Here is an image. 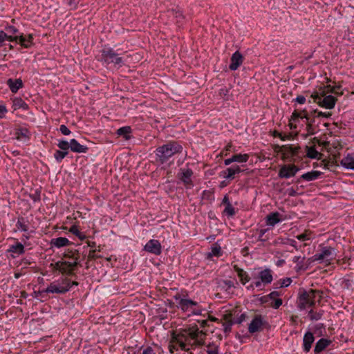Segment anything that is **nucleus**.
<instances>
[{
    "mask_svg": "<svg viewBox=\"0 0 354 354\" xmlns=\"http://www.w3.org/2000/svg\"><path fill=\"white\" fill-rule=\"evenodd\" d=\"M206 335L197 326L173 332L168 344L169 353L174 354L175 351L180 349L193 354L192 350L205 344Z\"/></svg>",
    "mask_w": 354,
    "mask_h": 354,
    "instance_id": "1",
    "label": "nucleus"
},
{
    "mask_svg": "<svg viewBox=\"0 0 354 354\" xmlns=\"http://www.w3.org/2000/svg\"><path fill=\"white\" fill-rule=\"evenodd\" d=\"M183 147L179 142L171 140L156 149V160L160 164L167 162L172 156L182 153Z\"/></svg>",
    "mask_w": 354,
    "mask_h": 354,
    "instance_id": "2",
    "label": "nucleus"
},
{
    "mask_svg": "<svg viewBox=\"0 0 354 354\" xmlns=\"http://www.w3.org/2000/svg\"><path fill=\"white\" fill-rule=\"evenodd\" d=\"M323 292L321 290L310 289L309 290H303L299 292L298 297V307L301 310H304L307 307H312L316 303V297H319L317 302L320 303L322 299Z\"/></svg>",
    "mask_w": 354,
    "mask_h": 354,
    "instance_id": "3",
    "label": "nucleus"
},
{
    "mask_svg": "<svg viewBox=\"0 0 354 354\" xmlns=\"http://www.w3.org/2000/svg\"><path fill=\"white\" fill-rule=\"evenodd\" d=\"M73 286H78V283L77 281H71L67 277H61L50 283L42 292L63 295L68 292Z\"/></svg>",
    "mask_w": 354,
    "mask_h": 354,
    "instance_id": "4",
    "label": "nucleus"
},
{
    "mask_svg": "<svg viewBox=\"0 0 354 354\" xmlns=\"http://www.w3.org/2000/svg\"><path fill=\"white\" fill-rule=\"evenodd\" d=\"M99 60L103 64L106 66L113 64L117 68H120L124 65V58L111 47H105L101 50V56Z\"/></svg>",
    "mask_w": 354,
    "mask_h": 354,
    "instance_id": "5",
    "label": "nucleus"
},
{
    "mask_svg": "<svg viewBox=\"0 0 354 354\" xmlns=\"http://www.w3.org/2000/svg\"><path fill=\"white\" fill-rule=\"evenodd\" d=\"M174 299L177 302L178 308L183 312H189V315H201L204 310L198 302L192 299L182 298L180 295H175Z\"/></svg>",
    "mask_w": 354,
    "mask_h": 354,
    "instance_id": "6",
    "label": "nucleus"
},
{
    "mask_svg": "<svg viewBox=\"0 0 354 354\" xmlns=\"http://www.w3.org/2000/svg\"><path fill=\"white\" fill-rule=\"evenodd\" d=\"M268 325V323L261 315H255L251 322L248 325V331L253 334L262 331L264 328Z\"/></svg>",
    "mask_w": 354,
    "mask_h": 354,
    "instance_id": "7",
    "label": "nucleus"
},
{
    "mask_svg": "<svg viewBox=\"0 0 354 354\" xmlns=\"http://www.w3.org/2000/svg\"><path fill=\"white\" fill-rule=\"evenodd\" d=\"M334 252L335 249L332 247H323L319 253L314 254L312 257L308 259V261L310 262L330 261L333 259L332 256Z\"/></svg>",
    "mask_w": 354,
    "mask_h": 354,
    "instance_id": "8",
    "label": "nucleus"
},
{
    "mask_svg": "<svg viewBox=\"0 0 354 354\" xmlns=\"http://www.w3.org/2000/svg\"><path fill=\"white\" fill-rule=\"evenodd\" d=\"M314 100L319 106L328 109H332L335 107L337 102V98L333 95H326L324 97L319 96L318 94L312 95Z\"/></svg>",
    "mask_w": 354,
    "mask_h": 354,
    "instance_id": "9",
    "label": "nucleus"
},
{
    "mask_svg": "<svg viewBox=\"0 0 354 354\" xmlns=\"http://www.w3.org/2000/svg\"><path fill=\"white\" fill-rule=\"evenodd\" d=\"M193 171L190 168H181L178 174L179 179L183 183L187 188H191L194 186L192 176Z\"/></svg>",
    "mask_w": 354,
    "mask_h": 354,
    "instance_id": "10",
    "label": "nucleus"
},
{
    "mask_svg": "<svg viewBox=\"0 0 354 354\" xmlns=\"http://www.w3.org/2000/svg\"><path fill=\"white\" fill-rule=\"evenodd\" d=\"M299 170L295 165H284L280 168L278 176L280 178H289L295 176Z\"/></svg>",
    "mask_w": 354,
    "mask_h": 354,
    "instance_id": "11",
    "label": "nucleus"
},
{
    "mask_svg": "<svg viewBox=\"0 0 354 354\" xmlns=\"http://www.w3.org/2000/svg\"><path fill=\"white\" fill-rule=\"evenodd\" d=\"M143 250L149 253L160 255L162 252V246L158 240L150 239L145 244Z\"/></svg>",
    "mask_w": 354,
    "mask_h": 354,
    "instance_id": "12",
    "label": "nucleus"
},
{
    "mask_svg": "<svg viewBox=\"0 0 354 354\" xmlns=\"http://www.w3.org/2000/svg\"><path fill=\"white\" fill-rule=\"evenodd\" d=\"M243 171L239 165H234L227 167L222 171V176L225 179L233 180L236 178V174H239Z\"/></svg>",
    "mask_w": 354,
    "mask_h": 354,
    "instance_id": "13",
    "label": "nucleus"
},
{
    "mask_svg": "<svg viewBox=\"0 0 354 354\" xmlns=\"http://www.w3.org/2000/svg\"><path fill=\"white\" fill-rule=\"evenodd\" d=\"M243 56L239 51L234 53L230 58L229 68L231 71H236L243 62Z\"/></svg>",
    "mask_w": 354,
    "mask_h": 354,
    "instance_id": "14",
    "label": "nucleus"
},
{
    "mask_svg": "<svg viewBox=\"0 0 354 354\" xmlns=\"http://www.w3.org/2000/svg\"><path fill=\"white\" fill-rule=\"evenodd\" d=\"M15 138L19 141L27 142L30 139L31 133L26 127H19L15 129Z\"/></svg>",
    "mask_w": 354,
    "mask_h": 354,
    "instance_id": "15",
    "label": "nucleus"
},
{
    "mask_svg": "<svg viewBox=\"0 0 354 354\" xmlns=\"http://www.w3.org/2000/svg\"><path fill=\"white\" fill-rule=\"evenodd\" d=\"M24 246L22 243L17 242L16 244L10 245L7 252L11 253L12 258L24 253Z\"/></svg>",
    "mask_w": 354,
    "mask_h": 354,
    "instance_id": "16",
    "label": "nucleus"
},
{
    "mask_svg": "<svg viewBox=\"0 0 354 354\" xmlns=\"http://www.w3.org/2000/svg\"><path fill=\"white\" fill-rule=\"evenodd\" d=\"M259 277L264 285L270 284L273 280L272 270L269 268L264 269L259 273Z\"/></svg>",
    "mask_w": 354,
    "mask_h": 354,
    "instance_id": "17",
    "label": "nucleus"
},
{
    "mask_svg": "<svg viewBox=\"0 0 354 354\" xmlns=\"http://www.w3.org/2000/svg\"><path fill=\"white\" fill-rule=\"evenodd\" d=\"M14 37H17V41H19V43L24 48H30L33 44V37L31 34L27 36H24L23 34H21Z\"/></svg>",
    "mask_w": 354,
    "mask_h": 354,
    "instance_id": "18",
    "label": "nucleus"
},
{
    "mask_svg": "<svg viewBox=\"0 0 354 354\" xmlns=\"http://www.w3.org/2000/svg\"><path fill=\"white\" fill-rule=\"evenodd\" d=\"M71 144V150L75 153H86L88 150V148L85 146L80 144L77 140L73 138L70 140Z\"/></svg>",
    "mask_w": 354,
    "mask_h": 354,
    "instance_id": "19",
    "label": "nucleus"
},
{
    "mask_svg": "<svg viewBox=\"0 0 354 354\" xmlns=\"http://www.w3.org/2000/svg\"><path fill=\"white\" fill-rule=\"evenodd\" d=\"M315 337L311 332L308 331L305 333L303 339V346L304 351L305 352L307 353L310 350L312 344L313 343Z\"/></svg>",
    "mask_w": 354,
    "mask_h": 354,
    "instance_id": "20",
    "label": "nucleus"
},
{
    "mask_svg": "<svg viewBox=\"0 0 354 354\" xmlns=\"http://www.w3.org/2000/svg\"><path fill=\"white\" fill-rule=\"evenodd\" d=\"M281 214L278 212L269 214L266 217V224L270 226H274L276 224L281 221Z\"/></svg>",
    "mask_w": 354,
    "mask_h": 354,
    "instance_id": "21",
    "label": "nucleus"
},
{
    "mask_svg": "<svg viewBox=\"0 0 354 354\" xmlns=\"http://www.w3.org/2000/svg\"><path fill=\"white\" fill-rule=\"evenodd\" d=\"M7 84L12 93H16L18 90L23 87V82L21 79L12 80L11 78L7 80Z\"/></svg>",
    "mask_w": 354,
    "mask_h": 354,
    "instance_id": "22",
    "label": "nucleus"
},
{
    "mask_svg": "<svg viewBox=\"0 0 354 354\" xmlns=\"http://www.w3.org/2000/svg\"><path fill=\"white\" fill-rule=\"evenodd\" d=\"M50 244L57 248L68 246L71 244V241L66 237H58L53 239Z\"/></svg>",
    "mask_w": 354,
    "mask_h": 354,
    "instance_id": "23",
    "label": "nucleus"
},
{
    "mask_svg": "<svg viewBox=\"0 0 354 354\" xmlns=\"http://www.w3.org/2000/svg\"><path fill=\"white\" fill-rule=\"evenodd\" d=\"M330 343V341L322 338L317 341V342L315 344L314 352L315 354H319L322 351H323Z\"/></svg>",
    "mask_w": 354,
    "mask_h": 354,
    "instance_id": "24",
    "label": "nucleus"
},
{
    "mask_svg": "<svg viewBox=\"0 0 354 354\" xmlns=\"http://www.w3.org/2000/svg\"><path fill=\"white\" fill-rule=\"evenodd\" d=\"M322 174V172L313 170L302 174L301 178L306 181H312L317 179Z\"/></svg>",
    "mask_w": 354,
    "mask_h": 354,
    "instance_id": "25",
    "label": "nucleus"
},
{
    "mask_svg": "<svg viewBox=\"0 0 354 354\" xmlns=\"http://www.w3.org/2000/svg\"><path fill=\"white\" fill-rule=\"evenodd\" d=\"M234 269L236 272L238 277L240 278V280L243 284H245L250 280V277L248 273L243 269L239 268L236 265L234 266Z\"/></svg>",
    "mask_w": 354,
    "mask_h": 354,
    "instance_id": "26",
    "label": "nucleus"
},
{
    "mask_svg": "<svg viewBox=\"0 0 354 354\" xmlns=\"http://www.w3.org/2000/svg\"><path fill=\"white\" fill-rule=\"evenodd\" d=\"M12 106L15 110L21 109L23 110H28V105L21 97H15L12 100Z\"/></svg>",
    "mask_w": 354,
    "mask_h": 354,
    "instance_id": "27",
    "label": "nucleus"
},
{
    "mask_svg": "<svg viewBox=\"0 0 354 354\" xmlns=\"http://www.w3.org/2000/svg\"><path fill=\"white\" fill-rule=\"evenodd\" d=\"M131 132L132 129L130 126L122 127L117 130V134L120 136H122L125 140L130 139Z\"/></svg>",
    "mask_w": 354,
    "mask_h": 354,
    "instance_id": "28",
    "label": "nucleus"
},
{
    "mask_svg": "<svg viewBox=\"0 0 354 354\" xmlns=\"http://www.w3.org/2000/svg\"><path fill=\"white\" fill-rule=\"evenodd\" d=\"M223 254V252L220 245L214 244L211 248V251L207 253V259H211L212 257H219Z\"/></svg>",
    "mask_w": 354,
    "mask_h": 354,
    "instance_id": "29",
    "label": "nucleus"
},
{
    "mask_svg": "<svg viewBox=\"0 0 354 354\" xmlns=\"http://www.w3.org/2000/svg\"><path fill=\"white\" fill-rule=\"evenodd\" d=\"M306 156L307 157L311 158V159H319L322 156L320 153H319L315 147H306Z\"/></svg>",
    "mask_w": 354,
    "mask_h": 354,
    "instance_id": "30",
    "label": "nucleus"
},
{
    "mask_svg": "<svg viewBox=\"0 0 354 354\" xmlns=\"http://www.w3.org/2000/svg\"><path fill=\"white\" fill-rule=\"evenodd\" d=\"M6 40H8L10 41H17V37H15L12 35H8L4 31L0 30V48L3 46L4 42Z\"/></svg>",
    "mask_w": 354,
    "mask_h": 354,
    "instance_id": "31",
    "label": "nucleus"
},
{
    "mask_svg": "<svg viewBox=\"0 0 354 354\" xmlns=\"http://www.w3.org/2000/svg\"><path fill=\"white\" fill-rule=\"evenodd\" d=\"M64 265H68V266H77L78 265V262L77 261V259L73 262L59 261L55 263V268L62 273V271H64L63 268Z\"/></svg>",
    "mask_w": 354,
    "mask_h": 354,
    "instance_id": "32",
    "label": "nucleus"
},
{
    "mask_svg": "<svg viewBox=\"0 0 354 354\" xmlns=\"http://www.w3.org/2000/svg\"><path fill=\"white\" fill-rule=\"evenodd\" d=\"M342 165L346 169L354 170V158L348 156L341 161Z\"/></svg>",
    "mask_w": 354,
    "mask_h": 354,
    "instance_id": "33",
    "label": "nucleus"
},
{
    "mask_svg": "<svg viewBox=\"0 0 354 354\" xmlns=\"http://www.w3.org/2000/svg\"><path fill=\"white\" fill-rule=\"evenodd\" d=\"M298 118H305L306 121L309 120V115L306 113L305 110H303L301 112H297L295 111L291 115V120L295 121Z\"/></svg>",
    "mask_w": 354,
    "mask_h": 354,
    "instance_id": "34",
    "label": "nucleus"
},
{
    "mask_svg": "<svg viewBox=\"0 0 354 354\" xmlns=\"http://www.w3.org/2000/svg\"><path fill=\"white\" fill-rule=\"evenodd\" d=\"M249 159V155L244 153H238V154H234L232 156V160L234 162H239V163H243L246 162Z\"/></svg>",
    "mask_w": 354,
    "mask_h": 354,
    "instance_id": "35",
    "label": "nucleus"
},
{
    "mask_svg": "<svg viewBox=\"0 0 354 354\" xmlns=\"http://www.w3.org/2000/svg\"><path fill=\"white\" fill-rule=\"evenodd\" d=\"M324 314V310H320L318 312L314 311L313 309H311L308 312V316L312 321H318L319 320L322 315Z\"/></svg>",
    "mask_w": 354,
    "mask_h": 354,
    "instance_id": "36",
    "label": "nucleus"
},
{
    "mask_svg": "<svg viewBox=\"0 0 354 354\" xmlns=\"http://www.w3.org/2000/svg\"><path fill=\"white\" fill-rule=\"evenodd\" d=\"M16 226L18 228V230L22 232H27L28 230V225L26 224L25 218L23 217H19L18 218Z\"/></svg>",
    "mask_w": 354,
    "mask_h": 354,
    "instance_id": "37",
    "label": "nucleus"
},
{
    "mask_svg": "<svg viewBox=\"0 0 354 354\" xmlns=\"http://www.w3.org/2000/svg\"><path fill=\"white\" fill-rule=\"evenodd\" d=\"M68 154V151L62 150H56L54 153V158L57 162H61L62 160Z\"/></svg>",
    "mask_w": 354,
    "mask_h": 354,
    "instance_id": "38",
    "label": "nucleus"
},
{
    "mask_svg": "<svg viewBox=\"0 0 354 354\" xmlns=\"http://www.w3.org/2000/svg\"><path fill=\"white\" fill-rule=\"evenodd\" d=\"M69 232L77 236L80 240H84L86 239V235L79 230L77 225H72L69 230Z\"/></svg>",
    "mask_w": 354,
    "mask_h": 354,
    "instance_id": "39",
    "label": "nucleus"
},
{
    "mask_svg": "<svg viewBox=\"0 0 354 354\" xmlns=\"http://www.w3.org/2000/svg\"><path fill=\"white\" fill-rule=\"evenodd\" d=\"M57 145L60 150H62L64 151L68 152L69 149H71L70 141L68 142L65 140H58V143Z\"/></svg>",
    "mask_w": 354,
    "mask_h": 354,
    "instance_id": "40",
    "label": "nucleus"
},
{
    "mask_svg": "<svg viewBox=\"0 0 354 354\" xmlns=\"http://www.w3.org/2000/svg\"><path fill=\"white\" fill-rule=\"evenodd\" d=\"M206 352L207 354H219L218 346L214 344H209L207 346Z\"/></svg>",
    "mask_w": 354,
    "mask_h": 354,
    "instance_id": "41",
    "label": "nucleus"
},
{
    "mask_svg": "<svg viewBox=\"0 0 354 354\" xmlns=\"http://www.w3.org/2000/svg\"><path fill=\"white\" fill-rule=\"evenodd\" d=\"M223 214L228 216H233L236 214L235 208L232 205V204H228L225 206Z\"/></svg>",
    "mask_w": 354,
    "mask_h": 354,
    "instance_id": "42",
    "label": "nucleus"
},
{
    "mask_svg": "<svg viewBox=\"0 0 354 354\" xmlns=\"http://www.w3.org/2000/svg\"><path fill=\"white\" fill-rule=\"evenodd\" d=\"M305 257H301L300 256H295L293 257L292 261L297 263V268L298 270H301L303 268V261Z\"/></svg>",
    "mask_w": 354,
    "mask_h": 354,
    "instance_id": "43",
    "label": "nucleus"
},
{
    "mask_svg": "<svg viewBox=\"0 0 354 354\" xmlns=\"http://www.w3.org/2000/svg\"><path fill=\"white\" fill-rule=\"evenodd\" d=\"M234 324V322L230 319L225 322L223 324L224 333L226 334L230 333V331L232 330V326Z\"/></svg>",
    "mask_w": 354,
    "mask_h": 354,
    "instance_id": "44",
    "label": "nucleus"
},
{
    "mask_svg": "<svg viewBox=\"0 0 354 354\" xmlns=\"http://www.w3.org/2000/svg\"><path fill=\"white\" fill-rule=\"evenodd\" d=\"M268 229H260L259 230V241L264 243L268 240V237H264V234L268 232Z\"/></svg>",
    "mask_w": 354,
    "mask_h": 354,
    "instance_id": "45",
    "label": "nucleus"
},
{
    "mask_svg": "<svg viewBox=\"0 0 354 354\" xmlns=\"http://www.w3.org/2000/svg\"><path fill=\"white\" fill-rule=\"evenodd\" d=\"M171 15H172L174 17H175L177 19V22H180V20L183 19V16L182 12L180 10H176L172 9L169 11Z\"/></svg>",
    "mask_w": 354,
    "mask_h": 354,
    "instance_id": "46",
    "label": "nucleus"
},
{
    "mask_svg": "<svg viewBox=\"0 0 354 354\" xmlns=\"http://www.w3.org/2000/svg\"><path fill=\"white\" fill-rule=\"evenodd\" d=\"M6 30L7 31V32H8L7 34L8 35H12V36H15V35H16L19 32L18 29L13 26H7L6 28Z\"/></svg>",
    "mask_w": 354,
    "mask_h": 354,
    "instance_id": "47",
    "label": "nucleus"
},
{
    "mask_svg": "<svg viewBox=\"0 0 354 354\" xmlns=\"http://www.w3.org/2000/svg\"><path fill=\"white\" fill-rule=\"evenodd\" d=\"M96 250H91L89 251V253H88V259L90 260H95L97 259H99V258H102V256L101 255H99V254H96Z\"/></svg>",
    "mask_w": 354,
    "mask_h": 354,
    "instance_id": "48",
    "label": "nucleus"
},
{
    "mask_svg": "<svg viewBox=\"0 0 354 354\" xmlns=\"http://www.w3.org/2000/svg\"><path fill=\"white\" fill-rule=\"evenodd\" d=\"M292 282L291 278L287 277L279 281L280 287H288Z\"/></svg>",
    "mask_w": 354,
    "mask_h": 354,
    "instance_id": "49",
    "label": "nucleus"
},
{
    "mask_svg": "<svg viewBox=\"0 0 354 354\" xmlns=\"http://www.w3.org/2000/svg\"><path fill=\"white\" fill-rule=\"evenodd\" d=\"M283 155L286 156L288 157L291 156L292 154V146L288 145V146H283Z\"/></svg>",
    "mask_w": 354,
    "mask_h": 354,
    "instance_id": "50",
    "label": "nucleus"
},
{
    "mask_svg": "<svg viewBox=\"0 0 354 354\" xmlns=\"http://www.w3.org/2000/svg\"><path fill=\"white\" fill-rule=\"evenodd\" d=\"M76 266H68V265H64L63 268H64V270H65V271H62V273H65L66 274L71 275V274H73V269Z\"/></svg>",
    "mask_w": 354,
    "mask_h": 354,
    "instance_id": "51",
    "label": "nucleus"
},
{
    "mask_svg": "<svg viewBox=\"0 0 354 354\" xmlns=\"http://www.w3.org/2000/svg\"><path fill=\"white\" fill-rule=\"evenodd\" d=\"M281 305H282V299H276L270 304V306L274 309L279 308Z\"/></svg>",
    "mask_w": 354,
    "mask_h": 354,
    "instance_id": "52",
    "label": "nucleus"
},
{
    "mask_svg": "<svg viewBox=\"0 0 354 354\" xmlns=\"http://www.w3.org/2000/svg\"><path fill=\"white\" fill-rule=\"evenodd\" d=\"M59 131L64 136H68L71 133L70 129L64 124L60 125Z\"/></svg>",
    "mask_w": 354,
    "mask_h": 354,
    "instance_id": "53",
    "label": "nucleus"
},
{
    "mask_svg": "<svg viewBox=\"0 0 354 354\" xmlns=\"http://www.w3.org/2000/svg\"><path fill=\"white\" fill-rule=\"evenodd\" d=\"M314 113H317V117H322V118H329L331 116V113H324V112H322V111H317V110H315L313 111Z\"/></svg>",
    "mask_w": 354,
    "mask_h": 354,
    "instance_id": "54",
    "label": "nucleus"
},
{
    "mask_svg": "<svg viewBox=\"0 0 354 354\" xmlns=\"http://www.w3.org/2000/svg\"><path fill=\"white\" fill-rule=\"evenodd\" d=\"M296 238L298 240L301 241H304L306 240H309L310 239L309 236V234H308L307 233H303V234H299L296 236Z\"/></svg>",
    "mask_w": 354,
    "mask_h": 354,
    "instance_id": "55",
    "label": "nucleus"
},
{
    "mask_svg": "<svg viewBox=\"0 0 354 354\" xmlns=\"http://www.w3.org/2000/svg\"><path fill=\"white\" fill-rule=\"evenodd\" d=\"M306 130L308 133L310 135H313L315 133L313 124L308 121H306Z\"/></svg>",
    "mask_w": 354,
    "mask_h": 354,
    "instance_id": "56",
    "label": "nucleus"
},
{
    "mask_svg": "<svg viewBox=\"0 0 354 354\" xmlns=\"http://www.w3.org/2000/svg\"><path fill=\"white\" fill-rule=\"evenodd\" d=\"M280 296V293L277 291H272L270 294L268 295L269 299L274 300L276 297Z\"/></svg>",
    "mask_w": 354,
    "mask_h": 354,
    "instance_id": "57",
    "label": "nucleus"
},
{
    "mask_svg": "<svg viewBox=\"0 0 354 354\" xmlns=\"http://www.w3.org/2000/svg\"><path fill=\"white\" fill-rule=\"evenodd\" d=\"M7 113V109L6 106L0 105V119L4 118L5 114Z\"/></svg>",
    "mask_w": 354,
    "mask_h": 354,
    "instance_id": "58",
    "label": "nucleus"
},
{
    "mask_svg": "<svg viewBox=\"0 0 354 354\" xmlns=\"http://www.w3.org/2000/svg\"><path fill=\"white\" fill-rule=\"evenodd\" d=\"M142 354H156V353L151 346H147L143 350Z\"/></svg>",
    "mask_w": 354,
    "mask_h": 354,
    "instance_id": "59",
    "label": "nucleus"
},
{
    "mask_svg": "<svg viewBox=\"0 0 354 354\" xmlns=\"http://www.w3.org/2000/svg\"><path fill=\"white\" fill-rule=\"evenodd\" d=\"M295 101L300 104H303L306 102V97L303 95H298L296 97Z\"/></svg>",
    "mask_w": 354,
    "mask_h": 354,
    "instance_id": "60",
    "label": "nucleus"
},
{
    "mask_svg": "<svg viewBox=\"0 0 354 354\" xmlns=\"http://www.w3.org/2000/svg\"><path fill=\"white\" fill-rule=\"evenodd\" d=\"M300 149H301L300 147H292V157L298 156L299 153Z\"/></svg>",
    "mask_w": 354,
    "mask_h": 354,
    "instance_id": "61",
    "label": "nucleus"
},
{
    "mask_svg": "<svg viewBox=\"0 0 354 354\" xmlns=\"http://www.w3.org/2000/svg\"><path fill=\"white\" fill-rule=\"evenodd\" d=\"M223 283L227 288H231L234 287V282L231 280H224Z\"/></svg>",
    "mask_w": 354,
    "mask_h": 354,
    "instance_id": "62",
    "label": "nucleus"
},
{
    "mask_svg": "<svg viewBox=\"0 0 354 354\" xmlns=\"http://www.w3.org/2000/svg\"><path fill=\"white\" fill-rule=\"evenodd\" d=\"M245 319V314H241L237 319L235 322H234V323H236V324H241Z\"/></svg>",
    "mask_w": 354,
    "mask_h": 354,
    "instance_id": "63",
    "label": "nucleus"
},
{
    "mask_svg": "<svg viewBox=\"0 0 354 354\" xmlns=\"http://www.w3.org/2000/svg\"><path fill=\"white\" fill-rule=\"evenodd\" d=\"M269 297H268V295H266V296H263L261 297V298H259V301L261 303V304H266L269 301Z\"/></svg>",
    "mask_w": 354,
    "mask_h": 354,
    "instance_id": "64",
    "label": "nucleus"
}]
</instances>
